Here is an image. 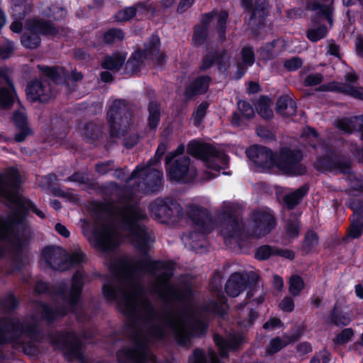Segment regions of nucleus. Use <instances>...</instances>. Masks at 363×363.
<instances>
[{
	"mask_svg": "<svg viewBox=\"0 0 363 363\" xmlns=\"http://www.w3.org/2000/svg\"><path fill=\"white\" fill-rule=\"evenodd\" d=\"M82 135L86 142L94 143L101 137V130L94 122H87L84 125Z\"/></svg>",
	"mask_w": 363,
	"mask_h": 363,
	"instance_id": "obj_45",
	"label": "nucleus"
},
{
	"mask_svg": "<svg viewBox=\"0 0 363 363\" xmlns=\"http://www.w3.org/2000/svg\"><path fill=\"white\" fill-rule=\"evenodd\" d=\"M354 335V331L352 328H343L337 333L333 339L335 346H342L350 342Z\"/></svg>",
	"mask_w": 363,
	"mask_h": 363,
	"instance_id": "obj_49",
	"label": "nucleus"
},
{
	"mask_svg": "<svg viewBox=\"0 0 363 363\" xmlns=\"http://www.w3.org/2000/svg\"><path fill=\"white\" fill-rule=\"evenodd\" d=\"M1 306L9 311H15L19 305V301L13 293H8L1 301Z\"/></svg>",
	"mask_w": 363,
	"mask_h": 363,
	"instance_id": "obj_63",
	"label": "nucleus"
},
{
	"mask_svg": "<svg viewBox=\"0 0 363 363\" xmlns=\"http://www.w3.org/2000/svg\"><path fill=\"white\" fill-rule=\"evenodd\" d=\"M137 14L135 6L125 7L118 11L115 15V20L118 22H126L133 18Z\"/></svg>",
	"mask_w": 363,
	"mask_h": 363,
	"instance_id": "obj_57",
	"label": "nucleus"
},
{
	"mask_svg": "<svg viewBox=\"0 0 363 363\" xmlns=\"http://www.w3.org/2000/svg\"><path fill=\"white\" fill-rule=\"evenodd\" d=\"M276 111L284 117H291L296 115V101L289 95H283L278 98L276 104Z\"/></svg>",
	"mask_w": 363,
	"mask_h": 363,
	"instance_id": "obj_35",
	"label": "nucleus"
},
{
	"mask_svg": "<svg viewBox=\"0 0 363 363\" xmlns=\"http://www.w3.org/2000/svg\"><path fill=\"white\" fill-rule=\"evenodd\" d=\"M327 33L326 26L320 25L316 28L308 29L306 32V37L310 41L315 43L325 38Z\"/></svg>",
	"mask_w": 363,
	"mask_h": 363,
	"instance_id": "obj_56",
	"label": "nucleus"
},
{
	"mask_svg": "<svg viewBox=\"0 0 363 363\" xmlns=\"http://www.w3.org/2000/svg\"><path fill=\"white\" fill-rule=\"evenodd\" d=\"M314 168L322 173L344 175L352 191L363 192V175L354 173L352 158L347 154L333 150H328L316 159Z\"/></svg>",
	"mask_w": 363,
	"mask_h": 363,
	"instance_id": "obj_1",
	"label": "nucleus"
},
{
	"mask_svg": "<svg viewBox=\"0 0 363 363\" xmlns=\"http://www.w3.org/2000/svg\"><path fill=\"white\" fill-rule=\"evenodd\" d=\"M136 266L138 269L145 270L149 273L163 270L159 279L166 282L164 286V292L172 300L184 302L192 299L194 291L190 286H186L184 290L180 291L168 284L167 282L174 275V267L171 262L160 259L152 260L151 258L148 260L147 259H140L136 262Z\"/></svg>",
	"mask_w": 363,
	"mask_h": 363,
	"instance_id": "obj_5",
	"label": "nucleus"
},
{
	"mask_svg": "<svg viewBox=\"0 0 363 363\" xmlns=\"http://www.w3.org/2000/svg\"><path fill=\"white\" fill-rule=\"evenodd\" d=\"M20 183V175L16 169L5 174L0 172V197L5 199L14 205L9 220H5L0 215V224L6 223L8 227L14 230V227L23 224L29 214L28 205L19 196L12 197L9 189H18ZM2 238V230L0 228V238Z\"/></svg>",
	"mask_w": 363,
	"mask_h": 363,
	"instance_id": "obj_3",
	"label": "nucleus"
},
{
	"mask_svg": "<svg viewBox=\"0 0 363 363\" xmlns=\"http://www.w3.org/2000/svg\"><path fill=\"white\" fill-rule=\"evenodd\" d=\"M132 335L135 338L133 347L119 349L116 353L118 363H146L147 344L140 339L136 330L133 331Z\"/></svg>",
	"mask_w": 363,
	"mask_h": 363,
	"instance_id": "obj_18",
	"label": "nucleus"
},
{
	"mask_svg": "<svg viewBox=\"0 0 363 363\" xmlns=\"http://www.w3.org/2000/svg\"><path fill=\"white\" fill-rule=\"evenodd\" d=\"M126 54L121 52H114L111 55L104 57L101 66L104 69L117 72L124 65Z\"/></svg>",
	"mask_w": 363,
	"mask_h": 363,
	"instance_id": "obj_36",
	"label": "nucleus"
},
{
	"mask_svg": "<svg viewBox=\"0 0 363 363\" xmlns=\"http://www.w3.org/2000/svg\"><path fill=\"white\" fill-rule=\"evenodd\" d=\"M221 219L227 226L228 237L239 238L241 236L243 230L242 223L231 211H223L221 214Z\"/></svg>",
	"mask_w": 363,
	"mask_h": 363,
	"instance_id": "obj_32",
	"label": "nucleus"
},
{
	"mask_svg": "<svg viewBox=\"0 0 363 363\" xmlns=\"http://www.w3.org/2000/svg\"><path fill=\"white\" fill-rule=\"evenodd\" d=\"M118 291L116 286L111 282H106L102 286V295L107 302H117L118 309L124 316L134 320H138L137 303L132 296L126 294H123L121 299L118 300Z\"/></svg>",
	"mask_w": 363,
	"mask_h": 363,
	"instance_id": "obj_15",
	"label": "nucleus"
},
{
	"mask_svg": "<svg viewBox=\"0 0 363 363\" xmlns=\"http://www.w3.org/2000/svg\"><path fill=\"white\" fill-rule=\"evenodd\" d=\"M150 216L157 222L166 225L177 224L183 217V208L174 199L156 198L148 206Z\"/></svg>",
	"mask_w": 363,
	"mask_h": 363,
	"instance_id": "obj_8",
	"label": "nucleus"
},
{
	"mask_svg": "<svg viewBox=\"0 0 363 363\" xmlns=\"http://www.w3.org/2000/svg\"><path fill=\"white\" fill-rule=\"evenodd\" d=\"M251 217L255 224V229L259 235L264 236L276 227V218L272 210L268 208L254 210Z\"/></svg>",
	"mask_w": 363,
	"mask_h": 363,
	"instance_id": "obj_23",
	"label": "nucleus"
},
{
	"mask_svg": "<svg viewBox=\"0 0 363 363\" xmlns=\"http://www.w3.org/2000/svg\"><path fill=\"white\" fill-rule=\"evenodd\" d=\"M313 10H318V14L323 17L330 25L333 23L334 6L332 4H320L314 3Z\"/></svg>",
	"mask_w": 363,
	"mask_h": 363,
	"instance_id": "obj_53",
	"label": "nucleus"
},
{
	"mask_svg": "<svg viewBox=\"0 0 363 363\" xmlns=\"http://www.w3.org/2000/svg\"><path fill=\"white\" fill-rule=\"evenodd\" d=\"M86 225L82 228L83 235L96 250L102 252H107L113 249L114 246L113 239L111 232L107 226L104 225L101 228H99L94 225L91 228L87 222Z\"/></svg>",
	"mask_w": 363,
	"mask_h": 363,
	"instance_id": "obj_16",
	"label": "nucleus"
},
{
	"mask_svg": "<svg viewBox=\"0 0 363 363\" xmlns=\"http://www.w3.org/2000/svg\"><path fill=\"white\" fill-rule=\"evenodd\" d=\"M227 55L228 51L224 48L220 50H211L202 57L201 62L199 66V71L201 72H206L214 65H216L219 69L227 68L228 67L226 62Z\"/></svg>",
	"mask_w": 363,
	"mask_h": 363,
	"instance_id": "obj_26",
	"label": "nucleus"
},
{
	"mask_svg": "<svg viewBox=\"0 0 363 363\" xmlns=\"http://www.w3.org/2000/svg\"><path fill=\"white\" fill-rule=\"evenodd\" d=\"M289 293L294 296H299L301 291L305 288V283L303 278L298 274H293L289 281Z\"/></svg>",
	"mask_w": 363,
	"mask_h": 363,
	"instance_id": "obj_52",
	"label": "nucleus"
},
{
	"mask_svg": "<svg viewBox=\"0 0 363 363\" xmlns=\"http://www.w3.org/2000/svg\"><path fill=\"white\" fill-rule=\"evenodd\" d=\"M303 155L301 150L282 147L276 153L275 167L290 176H303L306 174V166L301 163Z\"/></svg>",
	"mask_w": 363,
	"mask_h": 363,
	"instance_id": "obj_9",
	"label": "nucleus"
},
{
	"mask_svg": "<svg viewBox=\"0 0 363 363\" xmlns=\"http://www.w3.org/2000/svg\"><path fill=\"white\" fill-rule=\"evenodd\" d=\"M20 183V175L16 169L5 174L0 172V197L5 199L14 205L9 220H5L0 215V224L6 223L8 227L14 230V227L23 224L29 214L28 205L19 196L12 197L9 189H18ZM2 238V230L0 228V238Z\"/></svg>",
	"mask_w": 363,
	"mask_h": 363,
	"instance_id": "obj_4",
	"label": "nucleus"
},
{
	"mask_svg": "<svg viewBox=\"0 0 363 363\" xmlns=\"http://www.w3.org/2000/svg\"><path fill=\"white\" fill-rule=\"evenodd\" d=\"M133 112L125 99H115L107 111L106 119L112 138H121L127 134Z\"/></svg>",
	"mask_w": 363,
	"mask_h": 363,
	"instance_id": "obj_6",
	"label": "nucleus"
},
{
	"mask_svg": "<svg viewBox=\"0 0 363 363\" xmlns=\"http://www.w3.org/2000/svg\"><path fill=\"white\" fill-rule=\"evenodd\" d=\"M23 333L33 336L41 334L36 323L25 326L18 318L3 317L0 319V345L16 341Z\"/></svg>",
	"mask_w": 363,
	"mask_h": 363,
	"instance_id": "obj_10",
	"label": "nucleus"
},
{
	"mask_svg": "<svg viewBox=\"0 0 363 363\" xmlns=\"http://www.w3.org/2000/svg\"><path fill=\"white\" fill-rule=\"evenodd\" d=\"M309 186L305 184L294 191L286 194L283 198L284 204L289 210H293L298 205L303 199L307 195Z\"/></svg>",
	"mask_w": 363,
	"mask_h": 363,
	"instance_id": "obj_39",
	"label": "nucleus"
},
{
	"mask_svg": "<svg viewBox=\"0 0 363 363\" xmlns=\"http://www.w3.org/2000/svg\"><path fill=\"white\" fill-rule=\"evenodd\" d=\"M319 240L316 232L313 230H307L301 244L302 254L304 255L313 254L319 245Z\"/></svg>",
	"mask_w": 363,
	"mask_h": 363,
	"instance_id": "obj_41",
	"label": "nucleus"
},
{
	"mask_svg": "<svg viewBox=\"0 0 363 363\" xmlns=\"http://www.w3.org/2000/svg\"><path fill=\"white\" fill-rule=\"evenodd\" d=\"M84 286V276L80 271L75 272L72 277L71 287L68 293L70 306H79Z\"/></svg>",
	"mask_w": 363,
	"mask_h": 363,
	"instance_id": "obj_30",
	"label": "nucleus"
},
{
	"mask_svg": "<svg viewBox=\"0 0 363 363\" xmlns=\"http://www.w3.org/2000/svg\"><path fill=\"white\" fill-rule=\"evenodd\" d=\"M212 78L208 75H201L196 77L185 86L184 96L187 100L206 94L210 86Z\"/></svg>",
	"mask_w": 363,
	"mask_h": 363,
	"instance_id": "obj_29",
	"label": "nucleus"
},
{
	"mask_svg": "<svg viewBox=\"0 0 363 363\" xmlns=\"http://www.w3.org/2000/svg\"><path fill=\"white\" fill-rule=\"evenodd\" d=\"M11 122L16 130L13 138L15 143H23L28 137L34 135V131L29 125L28 116L26 112L21 110L14 111L11 116Z\"/></svg>",
	"mask_w": 363,
	"mask_h": 363,
	"instance_id": "obj_24",
	"label": "nucleus"
},
{
	"mask_svg": "<svg viewBox=\"0 0 363 363\" xmlns=\"http://www.w3.org/2000/svg\"><path fill=\"white\" fill-rule=\"evenodd\" d=\"M147 128L150 131H155L157 128L162 116V104L155 97H150L147 106Z\"/></svg>",
	"mask_w": 363,
	"mask_h": 363,
	"instance_id": "obj_31",
	"label": "nucleus"
},
{
	"mask_svg": "<svg viewBox=\"0 0 363 363\" xmlns=\"http://www.w3.org/2000/svg\"><path fill=\"white\" fill-rule=\"evenodd\" d=\"M147 219L145 211L137 204L127 205L123 208L122 225L132 238V245L142 253L141 259H150V236L147 228L140 221Z\"/></svg>",
	"mask_w": 363,
	"mask_h": 363,
	"instance_id": "obj_2",
	"label": "nucleus"
},
{
	"mask_svg": "<svg viewBox=\"0 0 363 363\" xmlns=\"http://www.w3.org/2000/svg\"><path fill=\"white\" fill-rule=\"evenodd\" d=\"M33 4L28 0H11V9L13 18L25 19L31 13Z\"/></svg>",
	"mask_w": 363,
	"mask_h": 363,
	"instance_id": "obj_43",
	"label": "nucleus"
},
{
	"mask_svg": "<svg viewBox=\"0 0 363 363\" xmlns=\"http://www.w3.org/2000/svg\"><path fill=\"white\" fill-rule=\"evenodd\" d=\"M147 58L142 53L141 49L135 50L124 63L125 70L127 73H138L140 72L141 67L143 66L145 60Z\"/></svg>",
	"mask_w": 363,
	"mask_h": 363,
	"instance_id": "obj_42",
	"label": "nucleus"
},
{
	"mask_svg": "<svg viewBox=\"0 0 363 363\" xmlns=\"http://www.w3.org/2000/svg\"><path fill=\"white\" fill-rule=\"evenodd\" d=\"M190 163L191 160L187 156L173 160L169 164L165 163L167 174L169 179L174 182H185L189 171Z\"/></svg>",
	"mask_w": 363,
	"mask_h": 363,
	"instance_id": "obj_25",
	"label": "nucleus"
},
{
	"mask_svg": "<svg viewBox=\"0 0 363 363\" xmlns=\"http://www.w3.org/2000/svg\"><path fill=\"white\" fill-rule=\"evenodd\" d=\"M209 106L210 103L207 101H204L198 105L194 110L191 120L195 127L199 128L203 124V119L207 114Z\"/></svg>",
	"mask_w": 363,
	"mask_h": 363,
	"instance_id": "obj_46",
	"label": "nucleus"
},
{
	"mask_svg": "<svg viewBox=\"0 0 363 363\" xmlns=\"http://www.w3.org/2000/svg\"><path fill=\"white\" fill-rule=\"evenodd\" d=\"M241 6L249 15L247 24L252 35L257 36L259 30L264 28L269 15L266 0H241Z\"/></svg>",
	"mask_w": 363,
	"mask_h": 363,
	"instance_id": "obj_14",
	"label": "nucleus"
},
{
	"mask_svg": "<svg viewBox=\"0 0 363 363\" xmlns=\"http://www.w3.org/2000/svg\"><path fill=\"white\" fill-rule=\"evenodd\" d=\"M21 45L28 49H36L41 43L40 37L36 33H23L21 37Z\"/></svg>",
	"mask_w": 363,
	"mask_h": 363,
	"instance_id": "obj_51",
	"label": "nucleus"
},
{
	"mask_svg": "<svg viewBox=\"0 0 363 363\" xmlns=\"http://www.w3.org/2000/svg\"><path fill=\"white\" fill-rule=\"evenodd\" d=\"M139 174L140 165H138L129 176L127 175L125 168L116 169L113 175L117 179L120 181L129 182L133 179H138L140 176Z\"/></svg>",
	"mask_w": 363,
	"mask_h": 363,
	"instance_id": "obj_54",
	"label": "nucleus"
},
{
	"mask_svg": "<svg viewBox=\"0 0 363 363\" xmlns=\"http://www.w3.org/2000/svg\"><path fill=\"white\" fill-rule=\"evenodd\" d=\"M245 153L247 157L257 167L262 168L275 167L276 153L266 146L251 145L246 149Z\"/></svg>",
	"mask_w": 363,
	"mask_h": 363,
	"instance_id": "obj_21",
	"label": "nucleus"
},
{
	"mask_svg": "<svg viewBox=\"0 0 363 363\" xmlns=\"http://www.w3.org/2000/svg\"><path fill=\"white\" fill-rule=\"evenodd\" d=\"M160 50V38L157 35H151L147 43L144 45V49L142 50V53L147 58V60H153L157 57L158 62H161L165 56L164 55H159Z\"/></svg>",
	"mask_w": 363,
	"mask_h": 363,
	"instance_id": "obj_38",
	"label": "nucleus"
},
{
	"mask_svg": "<svg viewBox=\"0 0 363 363\" xmlns=\"http://www.w3.org/2000/svg\"><path fill=\"white\" fill-rule=\"evenodd\" d=\"M188 218L191 220L195 230L188 232L186 237L194 241V238H202L213 230L211 213L206 208L191 204L186 209Z\"/></svg>",
	"mask_w": 363,
	"mask_h": 363,
	"instance_id": "obj_11",
	"label": "nucleus"
},
{
	"mask_svg": "<svg viewBox=\"0 0 363 363\" xmlns=\"http://www.w3.org/2000/svg\"><path fill=\"white\" fill-rule=\"evenodd\" d=\"M140 176L143 182L135 184V190L141 191L145 194H157L163 187V172L161 170L150 168L148 166L140 165Z\"/></svg>",
	"mask_w": 363,
	"mask_h": 363,
	"instance_id": "obj_17",
	"label": "nucleus"
},
{
	"mask_svg": "<svg viewBox=\"0 0 363 363\" xmlns=\"http://www.w3.org/2000/svg\"><path fill=\"white\" fill-rule=\"evenodd\" d=\"M286 344L279 337L272 338L267 346L265 351L267 355H273L281 351Z\"/></svg>",
	"mask_w": 363,
	"mask_h": 363,
	"instance_id": "obj_59",
	"label": "nucleus"
},
{
	"mask_svg": "<svg viewBox=\"0 0 363 363\" xmlns=\"http://www.w3.org/2000/svg\"><path fill=\"white\" fill-rule=\"evenodd\" d=\"M125 38V33L121 28H112L106 30L103 35L104 43L111 45L116 41H122Z\"/></svg>",
	"mask_w": 363,
	"mask_h": 363,
	"instance_id": "obj_50",
	"label": "nucleus"
},
{
	"mask_svg": "<svg viewBox=\"0 0 363 363\" xmlns=\"http://www.w3.org/2000/svg\"><path fill=\"white\" fill-rule=\"evenodd\" d=\"M275 247L269 245H262L255 250V258L259 261L267 260L275 256Z\"/></svg>",
	"mask_w": 363,
	"mask_h": 363,
	"instance_id": "obj_55",
	"label": "nucleus"
},
{
	"mask_svg": "<svg viewBox=\"0 0 363 363\" xmlns=\"http://www.w3.org/2000/svg\"><path fill=\"white\" fill-rule=\"evenodd\" d=\"M351 321L352 319L350 315L338 307L337 303H335L326 318L327 323L338 328L347 326Z\"/></svg>",
	"mask_w": 363,
	"mask_h": 363,
	"instance_id": "obj_34",
	"label": "nucleus"
},
{
	"mask_svg": "<svg viewBox=\"0 0 363 363\" xmlns=\"http://www.w3.org/2000/svg\"><path fill=\"white\" fill-rule=\"evenodd\" d=\"M259 276L253 272L242 274L233 273L225 285V293L230 297H237L247 289L246 299L250 300L257 291Z\"/></svg>",
	"mask_w": 363,
	"mask_h": 363,
	"instance_id": "obj_12",
	"label": "nucleus"
},
{
	"mask_svg": "<svg viewBox=\"0 0 363 363\" xmlns=\"http://www.w3.org/2000/svg\"><path fill=\"white\" fill-rule=\"evenodd\" d=\"M166 323L172 330L174 339L180 347H187L193 337H204L208 328V323L200 318L195 319L187 328L183 329L179 328L171 317L167 318Z\"/></svg>",
	"mask_w": 363,
	"mask_h": 363,
	"instance_id": "obj_13",
	"label": "nucleus"
},
{
	"mask_svg": "<svg viewBox=\"0 0 363 363\" xmlns=\"http://www.w3.org/2000/svg\"><path fill=\"white\" fill-rule=\"evenodd\" d=\"M228 16V12L225 10H222L218 13L217 10L213 9L210 12L205 13L201 15V23L199 25L209 28V26L213 19L217 16L218 18L215 29L218 34L217 40L218 42L222 43L226 40Z\"/></svg>",
	"mask_w": 363,
	"mask_h": 363,
	"instance_id": "obj_22",
	"label": "nucleus"
},
{
	"mask_svg": "<svg viewBox=\"0 0 363 363\" xmlns=\"http://www.w3.org/2000/svg\"><path fill=\"white\" fill-rule=\"evenodd\" d=\"M25 92L30 102L48 103L52 98V89L48 82L42 78H33L26 84Z\"/></svg>",
	"mask_w": 363,
	"mask_h": 363,
	"instance_id": "obj_19",
	"label": "nucleus"
},
{
	"mask_svg": "<svg viewBox=\"0 0 363 363\" xmlns=\"http://www.w3.org/2000/svg\"><path fill=\"white\" fill-rule=\"evenodd\" d=\"M213 342L218 349L220 357L227 358L228 340L219 334H215L213 335Z\"/></svg>",
	"mask_w": 363,
	"mask_h": 363,
	"instance_id": "obj_61",
	"label": "nucleus"
},
{
	"mask_svg": "<svg viewBox=\"0 0 363 363\" xmlns=\"http://www.w3.org/2000/svg\"><path fill=\"white\" fill-rule=\"evenodd\" d=\"M278 41V39H274L272 42L266 43V45L262 48V55L264 59L272 60L279 55V53L274 51V48L276 47Z\"/></svg>",
	"mask_w": 363,
	"mask_h": 363,
	"instance_id": "obj_60",
	"label": "nucleus"
},
{
	"mask_svg": "<svg viewBox=\"0 0 363 363\" xmlns=\"http://www.w3.org/2000/svg\"><path fill=\"white\" fill-rule=\"evenodd\" d=\"M14 95L16 89L11 90L10 87L0 88V108L4 110L10 109L14 104Z\"/></svg>",
	"mask_w": 363,
	"mask_h": 363,
	"instance_id": "obj_47",
	"label": "nucleus"
},
{
	"mask_svg": "<svg viewBox=\"0 0 363 363\" xmlns=\"http://www.w3.org/2000/svg\"><path fill=\"white\" fill-rule=\"evenodd\" d=\"M41 256L46 265L54 271L62 270L67 262L66 259L57 253L52 246L45 247L42 250Z\"/></svg>",
	"mask_w": 363,
	"mask_h": 363,
	"instance_id": "obj_33",
	"label": "nucleus"
},
{
	"mask_svg": "<svg viewBox=\"0 0 363 363\" xmlns=\"http://www.w3.org/2000/svg\"><path fill=\"white\" fill-rule=\"evenodd\" d=\"M208 38V28L196 24L193 28L192 43L196 47L202 46Z\"/></svg>",
	"mask_w": 363,
	"mask_h": 363,
	"instance_id": "obj_48",
	"label": "nucleus"
},
{
	"mask_svg": "<svg viewBox=\"0 0 363 363\" xmlns=\"http://www.w3.org/2000/svg\"><path fill=\"white\" fill-rule=\"evenodd\" d=\"M228 308V298L223 294H218L216 301L211 300L203 306L206 312L218 316L225 315Z\"/></svg>",
	"mask_w": 363,
	"mask_h": 363,
	"instance_id": "obj_37",
	"label": "nucleus"
},
{
	"mask_svg": "<svg viewBox=\"0 0 363 363\" xmlns=\"http://www.w3.org/2000/svg\"><path fill=\"white\" fill-rule=\"evenodd\" d=\"M242 63L247 67H251L255 60L254 48L251 45L244 46L240 52Z\"/></svg>",
	"mask_w": 363,
	"mask_h": 363,
	"instance_id": "obj_58",
	"label": "nucleus"
},
{
	"mask_svg": "<svg viewBox=\"0 0 363 363\" xmlns=\"http://www.w3.org/2000/svg\"><path fill=\"white\" fill-rule=\"evenodd\" d=\"M256 109L257 113L265 120H270L274 116L271 108V99L268 96L262 95L259 97Z\"/></svg>",
	"mask_w": 363,
	"mask_h": 363,
	"instance_id": "obj_44",
	"label": "nucleus"
},
{
	"mask_svg": "<svg viewBox=\"0 0 363 363\" xmlns=\"http://www.w3.org/2000/svg\"><path fill=\"white\" fill-rule=\"evenodd\" d=\"M358 77L354 73H347L345 75V83H332L328 90L334 91L355 99H363V92L352 84L357 82ZM325 91L326 89H320Z\"/></svg>",
	"mask_w": 363,
	"mask_h": 363,
	"instance_id": "obj_27",
	"label": "nucleus"
},
{
	"mask_svg": "<svg viewBox=\"0 0 363 363\" xmlns=\"http://www.w3.org/2000/svg\"><path fill=\"white\" fill-rule=\"evenodd\" d=\"M38 306L40 319L45 321L48 325L54 324L58 318H64L69 313H76L78 309V306H70L69 298L67 300L66 306L62 305L53 308L43 301H39Z\"/></svg>",
	"mask_w": 363,
	"mask_h": 363,
	"instance_id": "obj_20",
	"label": "nucleus"
},
{
	"mask_svg": "<svg viewBox=\"0 0 363 363\" xmlns=\"http://www.w3.org/2000/svg\"><path fill=\"white\" fill-rule=\"evenodd\" d=\"M130 269V262L125 259H118L116 262L111 264L109 267L110 271L116 277L121 275L123 272L128 270Z\"/></svg>",
	"mask_w": 363,
	"mask_h": 363,
	"instance_id": "obj_64",
	"label": "nucleus"
},
{
	"mask_svg": "<svg viewBox=\"0 0 363 363\" xmlns=\"http://www.w3.org/2000/svg\"><path fill=\"white\" fill-rule=\"evenodd\" d=\"M26 28L31 32L37 35L43 36L55 37L59 33V30L50 20L41 18H33L26 21Z\"/></svg>",
	"mask_w": 363,
	"mask_h": 363,
	"instance_id": "obj_28",
	"label": "nucleus"
},
{
	"mask_svg": "<svg viewBox=\"0 0 363 363\" xmlns=\"http://www.w3.org/2000/svg\"><path fill=\"white\" fill-rule=\"evenodd\" d=\"M259 313L256 309L249 308H247V315L240 321L239 324L241 327L250 328L255 325Z\"/></svg>",
	"mask_w": 363,
	"mask_h": 363,
	"instance_id": "obj_62",
	"label": "nucleus"
},
{
	"mask_svg": "<svg viewBox=\"0 0 363 363\" xmlns=\"http://www.w3.org/2000/svg\"><path fill=\"white\" fill-rule=\"evenodd\" d=\"M186 152L193 157L203 161L208 169L219 173L222 167L219 162L225 164L228 162V155L218 150L210 143H203L195 139L187 144Z\"/></svg>",
	"mask_w": 363,
	"mask_h": 363,
	"instance_id": "obj_7",
	"label": "nucleus"
},
{
	"mask_svg": "<svg viewBox=\"0 0 363 363\" xmlns=\"http://www.w3.org/2000/svg\"><path fill=\"white\" fill-rule=\"evenodd\" d=\"M37 68L40 73V78H45L55 84L59 83L62 79V74L65 71L64 67L59 66H48L44 65H38Z\"/></svg>",
	"mask_w": 363,
	"mask_h": 363,
	"instance_id": "obj_40",
	"label": "nucleus"
}]
</instances>
